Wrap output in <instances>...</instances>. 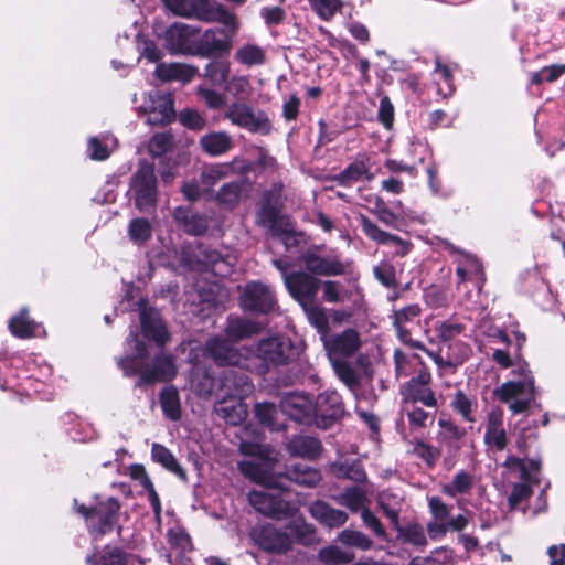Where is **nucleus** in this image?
Instances as JSON below:
<instances>
[{"label": "nucleus", "instance_id": "1", "mask_svg": "<svg viewBox=\"0 0 565 565\" xmlns=\"http://www.w3.org/2000/svg\"><path fill=\"white\" fill-rule=\"evenodd\" d=\"M241 450L245 455L253 456L250 459L239 462V470L252 481L264 487L263 490H253L248 493L250 505L259 513L277 520L291 516L296 513V505L275 493V489L285 490L282 476L274 473V462L263 457L259 446L248 443L241 444Z\"/></svg>", "mask_w": 565, "mask_h": 565}, {"label": "nucleus", "instance_id": "2", "mask_svg": "<svg viewBox=\"0 0 565 565\" xmlns=\"http://www.w3.org/2000/svg\"><path fill=\"white\" fill-rule=\"evenodd\" d=\"M292 343L285 337H269L258 342L257 347H233L228 340L212 338L204 345V355L217 365H237L250 367L253 360H258L265 369L287 364L291 359Z\"/></svg>", "mask_w": 565, "mask_h": 565}, {"label": "nucleus", "instance_id": "3", "mask_svg": "<svg viewBox=\"0 0 565 565\" xmlns=\"http://www.w3.org/2000/svg\"><path fill=\"white\" fill-rule=\"evenodd\" d=\"M127 345L131 349V354L120 358L117 363L126 376L139 375L137 386L158 381H170L175 376L177 367L173 358L164 353L158 354L151 366L143 367L148 353L136 331L130 332Z\"/></svg>", "mask_w": 565, "mask_h": 565}, {"label": "nucleus", "instance_id": "4", "mask_svg": "<svg viewBox=\"0 0 565 565\" xmlns=\"http://www.w3.org/2000/svg\"><path fill=\"white\" fill-rule=\"evenodd\" d=\"M191 386L201 396L215 395L217 398L237 401H243L254 390L253 383L244 373L227 370L216 380L198 365L193 369Z\"/></svg>", "mask_w": 565, "mask_h": 565}, {"label": "nucleus", "instance_id": "5", "mask_svg": "<svg viewBox=\"0 0 565 565\" xmlns=\"http://www.w3.org/2000/svg\"><path fill=\"white\" fill-rule=\"evenodd\" d=\"M174 14L196 18L204 22H218L232 31L238 28L236 15L215 0H163Z\"/></svg>", "mask_w": 565, "mask_h": 565}, {"label": "nucleus", "instance_id": "6", "mask_svg": "<svg viewBox=\"0 0 565 565\" xmlns=\"http://www.w3.org/2000/svg\"><path fill=\"white\" fill-rule=\"evenodd\" d=\"M512 373L521 377L519 381H508L494 390V395L503 403H509L512 413L525 412L534 398V379L524 361L513 363Z\"/></svg>", "mask_w": 565, "mask_h": 565}, {"label": "nucleus", "instance_id": "7", "mask_svg": "<svg viewBox=\"0 0 565 565\" xmlns=\"http://www.w3.org/2000/svg\"><path fill=\"white\" fill-rule=\"evenodd\" d=\"M224 117L232 125L252 134L268 135L271 131V121L268 115L256 109L243 99H237L227 106Z\"/></svg>", "mask_w": 565, "mask_h": 565}, {"label": "nucleus", "instance_id": "8", "mask_svg": "<svg viewBox=\"0 0 565 565\" xmlns=\"http://www.w3.org/2000/svg\"><path fill=\"white\" fill-rule=\"evenodd\" d=\"M138 116L150 126H164L175 118L173 98L169 93L158 90L143 95Z\"/></svg>", "mask_w": 565, "mask_h": 565}, {"label": "nucleus", "instance_id": "9", "mask_svg": "<svg viewBox=\"0 0 565 565\" xmlns=\"http://www.w3.org/2000/svg\"><path fill=\"white\" fill-rule=\"evenodd\" d=\"M430 372L426 365H422L417 370V374L401 386L402 404L422 403L426 407L436 408L438 403L434 391L430 388Z\"/></svg>", "mask_w": 565, "mask_h": 565}, {"label": "nucleus", "instance_id": "10", "mask_svg": "<svg viewBox=\"0 0 565 565\" xmlns=\"http://www.w3.org/2000/svg\"><path fill=\"white\" fill-rule=\"evenodd\" d=\"M157 178L152 164H140L131 180V191L135 196L136 206L145 211L156 204L157 201Z\"/></svg>", "mask_w": 565, "mask_h": 565}, {"label": "nucleus", "instance_id": "11", "mask_svg": "<svg viewBox=\"0 0 565 565\" xmlns=\"http://www.w3.org/2000/svg\"><path fill=\"white\" fill-rule=\"evenodd\" d=\"M443 247L454 257V262L457 265L456 275L458 278V286L475 276L476 285L480 290L486 281V275L479 259L475 255L456 247L448 241L443 243Z\"/></svg>", "mask_w": 565, "mask_h": 565}, {"label": "nucleus", "instance_id": "12", "mask_svg": "<svg viewBox=\"0 0 565 565\" xmlns=\"http://www.w3.org/2000/svg\"><path fill=\"white\" fill-rule=\"evenodd\" d=\"M120 504L117 499L109 498L99 502L95 508L88 509L84 505L77 508V512L86 518L92 532L104 534L110 531L117 520Z\"/></svg>", "mask_w": 565, "mask_h": 565}, {"label": "nucleus", "instance_id": "13", "mask_svg": "<svg viewBox=\"0 0 565 565\" xmlns=\"http://www.w3.org/2000/svg\"><path fill=\"white\" fill-rule=\"evenodd\" d=\"M250 539L260 550L270 554H284L292 546V539L289 533L273 524L254 527L250 532Z\"/></svg>", "mask_w": 565, "mask_h": 565}, {"label": "nucleus", "instance_id": "14", "mask_svg": "<svg viewBox=\"0 0 565 565\" xmlns=\"http://www.w3.org/2000/svg\"><path fill=\"white\" fill-rule=\"evenodd\" d=\"M199 29L194 25L177 22L164 32V46L173 54L194 55Z\"/></svg>", "mask_w": 565, "mask_h": 565}, {"label": "nucleus", "instance_id": "15", "mask_svg": "<svg viewBox=\"0 0 565 565\" xmlns=\"http://www.w3.org/2000/svg\"><path fill=\"white\" fill-rule=\"evenodd\" d=\"M241 307L245 311L267 313L274 310L276 301L268 286L260 282L247 284L239 297Z\"/></svg>", "mask_w": 565, "mask_h": 565}, {"label": "nucleus", "instance_id": "16", "mask_svg": "<svg viewBox=\"0 0 565 565\" xmlns=\"http://www.w3.org/2000/svg\"><path fill=\"white\" fill-rule=\"evenodd\" d=\"M321 280L309 273L294 271L285 277V286L300 306L317 300Z\"/></svg>", "mask_w": 565, "mask_h": 565}, {"label": "nucleus", "instance_id": "17", "mask_svg": "<svg viewBox=\"0 0 565 565\" xmlns=\"http://www.w3.org/2000/svg\"><path fill=\"white\" fill-rule=\"evenodd\" d=\"M232 47L231 35L223 29H207L198 35L194 55L201 57L221 56Z\"/></svg>", "mask_w": 565, "mask_h": 565}, {"label": "nucleus", "instance_id": "18", "mask_svg": "<svg viewBox=\"0 0 565 565\" xmlns=\"http://www.w3.org/2000/svg\"><path fill=\"white\" fill-rule=\"evenodd\" d=\"M313 420L318 426L329 427L344 413L341 396L334 391L321 393L313 404Z\"/></svg>", "mask_w": 565, "mask_h": 565}, {"label": "nucleus", "instance_id": "19", "mask_svg": "<svg viewBox=\"0 0 565 565\" xmlns=\"http://www.w3.org/2000/svg\"><path fill=\"white\" fill-rule=\"evenodd\" d=\"M300 262L312 276H339L344 273V266L338 256H323L316 249L303 253Z\"/></svg>", "mask_w": 565, "mask_h": 565}, {"label": "nucleus", "instance_id": "20", "mask_svg": "<svg viewBox=\"0 0 565 565\" xmlns=\"http://www.w3.org/2000/svg\"><path fill=\"white\" fill-rule=\"evenodd\" d=\"M484 445L490 451H503L508 445L504 415L500 408H492L484 422Z\"/></svg>", "mask_w": 565, "mask_h": 565}, {"label": "nucleus", "instance_id": "21", "mask_svg": "<svg viewBox=\"0 0 565 565\" xmlns=\"http://www.w3.org/2000/svg\"><path fill=\"white\" fill-rule=\"evenodd\" d=\"M280 411L298 423H310L313 420V403L306 394H286L280 401Z\"/></svg>", "mask_w": 565, "mask_h": 565}, {"label": "nucleus", "instance_id": "22", "mask_svg": "<svg viewBox=\"0 0 565 565\" xmlns=\"http://www.w3.org/2000/svg\"><path fill=\"white\" fill-rule=\"evenodd\" d=\"M418 305H409L401 310H396L393 315V324L396 329L398 338L409 344L412 348L424 349L420 341L412 339V329L420 315Z\"/></svg>", "mask_w": 565, "mask_h": 565}, {"label": "nucleus", "instance_id": "23", "mask_svg": "<svg viewBox=\"0 0 565 565\" xmlns=\"http://www.w3.org/2000/svg\"><path fill=\"white\" fill-rule=\"evenodd\" d=\"M359 221L362 226L363 233L372 241L377 244L393 246L395 248L394 253L397 256H405L409 252V243L403 241L396 235L390 234L387 232L382 231L376 224H374L370 218L365 215L360 214Z\"/></svg>", "mask_w": 565, "mask_h": 565}, {"label": "nucleus", "instance_id": "24", "mask_svg": "<svg viewBox=\"0 0 565 565\" xmlns=\"http://www.w3.org/2000/svg\"><path fill=\"white\" fill-rule=\"evenodd\" d=\"M360 335L354 329H347L326 342L330 359H343L353 355L360 348Z\"/></svg>", "mask_w": 565, "mask_h": 565}, {"label": "nucleus", "instance_id": "25", "mask_svg": "<svg viewBox=\"0 0 565 565\" xmlns=\"http://www.w3.org/2000/svg\"><path fill=\"white\" fill-rule=\"evenodd\" d=\"M309 511L313 519L330 529L339 527L348 521V514L344 511L334 509L324 501L313 502Z\"/></svg>", "mask_w": 565, "mask_h": 565}, {"label": "nucleus", "instance_id": "26", "mask_svg": "<svg viewBox=\"0 0 565 565\" xmlns=\"http://www.w3.org/2000/svg\"><path fill=\"white\" fill-rule=\"evenodd\" d=\"M140 322L145 337L152 339L157 344L163 345L169 340L167 328L156 311L142 310Z\"/></svg>", "mask_w": 565, "mask_h": 565}, {"label": "nucleus", "instance_id": "27", "mask_svg": "<svg viewBox=\"0 0 565 565\" xmlns=\"http://www.w3.org/2000/svg\"><path fill=\"white\" fill-rule=\"evenodd\" d=\"M200 147L211 157L226 153L233 146L232 137L226 131H212L200 138Z\"/></svg>", "mask_w": 565, "mask_h": 565}, {"label": "nucleus", "instance_id": "28", "mask_svg": "<svg viewBox=\"0 0 565 565\" xmlns=\"http://www.w3.org/2000/svg\"><path fill=\"white\" fill-rule=\"evenodd\" d=\"M214 409L221 418L233 426L243 423L247 415L246 405L237 399L220 398Z\"/></svg>", "mask_w": 565, "mask_h": 565}, {"label": "nucleus", "instance_id": "29", "mask_svg": "<svg viewBox=\"0 0 565 565\" xmlns=\"http://www.w3.org/2000/svg\"><path fill=\"white\" fill-rule=\"evenodd\" d=\"M287 450L291 456L312 459L320 454L321 445L313 437L299 435L287 443Z\"/></svg>", "mask_w": 565, "mask_h": 565}, {"label": "nucleus", "instance_id": "30", "mask_svg": "<svg viewBox=\"0 0 565 565\" xmlns=\"http://www.w3.org/2000/svg\"><path fill=\"white\" fill-rule=\"evenodd\" d=\"M262 328L258 322L233 317L228 319L225 332L228 339L237 341L257 334Z\"/></svg>", "mask_w": 565, "mask_h": 565}, {"label": "nucleus", "instance_id": "31", "mask_svg": "<svg viewBox=\"0 0 565 565\" xmlns=\"http://www.w3.org/2000/svg\"><path fill=\"white\" fill-rule=\"evenodd\" d=\"M475 483L472 473L466 470H459L455 473L450 481L441 486V492L451 498L470 492Z\"/></svg>", "mask_w": 565, "mask_h": 565}, {"label": "nucleus", "instance_id": "32", "mask_svg": "<svg viewBox=\"0 0 565 565\" xmlns=\"http://www.w3.org/2000/svg\"><path fill=\"white\" fill-rule=\"evenodd\" d=\"M286 475L287 477H284L285 480L288 479L300 486L310 488L316 487L321 480L319 470L302 463L288 468Z\"/></svg>", "mask_w": 565, "mask_h": 565}, {"label": "nucleus", "instance_id": "33", "mask_svg": "<svg viewBox=\"0 0 565 565\" xmlns=\"http://www.w3.org/2000/svg\"><path fill=\"white\" fill-rule=\"evenodd\" d=\"M195 70L181 63H161L156 68V75L162 81L178 79L189 82L194 77Z\"/></svg>", "mask_w": 565, "mask_h": 565}, {"label": "nucleus", "instance_id": "34", "mask_svg": "<svg viewBox=\"0 0 565 565\" xmlns=\"http://www.w3.org/2000/svg\"><path fill=\"white\" fill-rule=\"evenodd\" d=\"M234 58L246 67L259 66L266 62V51L257 44L246 43L236 50Z\"/></svg>", "mask_w": 565, "mask_h": 565}, {"label": "nucleus", "instance_id": "35", "mask_svg": "<svg viewBox=\"0 0 565 565\" xmlns=\"http://www.w3.org/2000/svg\"><path fill=\"white\" fill-rule=\"evenodd\" d=\"M335 500L339 504L348 508L351 512H361L367 509V497L363 489L360 487H350L344 489Z\"/></svg>", "mask_w": 565, "mask_h": 565}, {"label": "nucleus", "instance_id": "36", "mask_svg": "<svg viewBox=\"0 0 565 565\" xmlns=\"http://www.w3.org/2000/svg\"><path fill=\"white\" fill-rule=\"evenodd\" d=\"M202 256L201 262L210 267L216 275L226 276L231 273L232 262L228 257H224L220 252L213 248H202L200 250Z\"/></svg>", "mask_w": 565, "mask_h": 565}, {"label": "nucleus", "instance_id": "37", "mask_svg": "<svg viewBox=\"0 0 565 565\" xmlns=\"http://www.w3.org/2000/svg\"><path fill=\"white\" fill-rule=\"evenodd\" d=\"M377 502L384 514L390 519L392 524L397 527L399 520V511L403 499L399 494L392 491H383L377 497Z\"/></svg>", "mask_w": 565, "mask_h": 565}, {"label": "nucleus", "instance_id": "38", "mask_svg": "<svg viewBox=\"0 0 565 565\" xmlns=\"http://www.w3.org/2000/svg\"><path fill=\"white\" fill-rule=\"evenodd\" d=\"M455 347L459 348V352H446V355H443V350H439V354L436 355L434 362L438 365V367H455L457 365L462 364L469 356L470 349L467 344L462 342H455L449 344V351Z\"/></svg>", "mask_w": 565, "mask_h": 565}, {"label": "nucleus", "instance_id": "39", "mask_svg": "<svg viewBox=\"0 0 565 565\" xmlns=\"http://www.w3.org/2000/svg\"><path fill=\"white\" fill-rule=\"evenodd\" d=\"M366 179L367 181L373 179V174L370 172L369 167L363 160H356L350 163L338 177L337 180L340 184L350 185L353 182Z\"/></svg>", "mask_w": 565, "mask_h": 565}, {"label": "nucleus", "instance_id": "40", "mask_svg": "<svg viewBox=\"0 0 565 565\" xmlns=\"http://www.w3.org/2000/svg\"><path fill=\"white\" fill-rule=\"evenodd\" d=\"M9 328L11 333L18 338H31L36 334L39 324L31 320L28 310L23 309L19 315L11 318Z\"/></svg>", "mask_w": 565, "mask_h": 565}, {"label": "nucleus", "instance_id": "41", "mask_svg": "<svg viewBox=\"0 0 565 565\" xmlns=\"http://www.w3.org/2000/svg\"><path fill=\"white\" fill-rule=\"evenodd\" d=\"M151 457L156 462L160 463L169 471L182 478L185 477L184 470L181 468L175 457L167 447L154 443L151 447Z\"/></svg>", "mask_w": 565, "mask_h": 565}, {"label": "nucleus", "instance_id": "42", "mask_svg": "<svg viewBox=\"0 0 565 565\" xmlns=\"http://www.w3.org/2000/svg\"><path fill=\"white\" fill-rule=\"evenodd\" d=\"M160 405L163 414L171 420L181 417L179 393L174 387H164L160 394Z\"/></svg>", "mask_w": 565, "mask_h": 565}, {"label": "nucleus", "instance_id": "43", "mask_svg": "<svg viewBox=\"0 0 565 565\" xmlns=\"http://www.w3.org/2000/svg\"><path fill=\"white\" fill-rule=\"evenodd\" d=\"M308 321L313 326L319 333H327L329 330V319L326 313V309L316 300L301 306Z\"/></svg>", "mask_w": 565, "mask_h": 565}, {"label": "nucleus", "instance_id": "44", "mask_svg": "<svg viewBox=\"0 0 565 565\" xmlns=\"http://www.w3.org/2000/svg\"><path fill=\"white\" fill-rule=\"evenodd\" d=\"M451 407L463 418V420L468 423L476 422L475 413L477 409V403L462 391L459 390L455 393L451 401Z\"/></svg>", "mask_w": 565, "mask_h": 565}, {"label": "nucleus", "instance_id": "45", "mask_svg": "<svg viewBox=\"0 0 565 565\" xmlns=\"http://www.w3.org/2000/svg\"><path fill=\"white\" fill-rule=\"evenodd\" d=\"M174 217L183 224L184 230L193 235H200L207 228V221L194 213H188L182 209H177L174 211Z\"/></svg>", "mask_w": 565, "mask_h": 565}, {"label": "nucleus", "instance_id": "46", "mask_svg": "<svg viewBox=\"0 0 565 565\" xmlns=\"http://www.w3.org/2000/svg\"><path fill=\"white\" fill-rule=\"evenodd\" d=\"M337 541L345 546L367 551L372 547V540L361 531L345 529L338 534Z\"/></svg>", "mask_w": 565, "mask_h": 565}, {"label": "nucleus", "instance_id": "47", "mask_svg": "<svg viewBox=\"0 0 565 565\" xmlns=\"http://www.w3.org/2000/svg\"><path fill=\"white\" fill-rule=\"evenodd\" d=\"M394 359L397 377H406L411 375L413 371L417 373V370L422 365H425L417 354L407 356L401 351H395Z\"/></svg>", "mask_w": 565, "mask_h": 565}, {"label": "nucleus", "instance_id": "48", "mask_svg": "<svg viewBox=\"0 0 565 565\" xmlns=\"http://www.w3.org/2000/svg\"><path fill=\"white\" fill-rule=\"evenodd\" d=\"M255 414L259 422L271 430H279L284 427L278 422L279 412L274 404L259 403L255 406Z\"/></svg>", "mask_w": 565, "mask_h": 565}, {"label": "nucleus", "instance_id": "49", "mask_svg": "<svg viewBox=\"0 0 565 565\" xmlns=\"http://www.w3.org/2000/svg\"><path fill=\"white\" fill-rule=\"evenodd\" d=\"M402 412L406 414L413 428H425L428 422L430 424L434 422V416L429 412L416 406V404H402Z\"/></svg>", "mask_w": 565, "mask_h": 565}, {"label": "nucleus", "instance_id": "50", "mask_svg": "<svg viewBox=\"0 0 565 565\" xmlns=\"http://www.w3.org/2000/svg\"><path fill=\"white\" fill-rule=\"evenodd\" d=\"M230 175V167L214 163L205 167L201 173V182L206 189L213 188L218 181Z\"/></svg>", "mask_w": 565, "mask_h": 565}, {"label": "nucleus", "instance_id": "51", "mask_svg": "<svg viewBox=\"0 0 565 565\" xmlns=\"http://www.w3.org/2000/svg\"><path fill=\"white\" fill-rule=\"evenodd\" d=\"M320 287L323 292V300L329 303L343 302L349 298V291L335 280L321 281Z\"/></svg>", "mask_w": 565, "mask_h": 565}, {"label": "nucleus", "instance_id": "52", "mask_svg": "<svg viewBox=\"0 0 565 565\" xmlns=\"http://www.w3.org/2000/svg\"><path fill=\"white\" fill-rule=\"evenodd\" d=\"M437 85V93L443 97H448L454 93L452 75L448 66L443 65L439 60L436 61L434 71Z\"/></svg>", "mask_w": 565, "mask_h": 565}, {"label": "nucleus", "instance_id": "53", "mask_svg": "<svg viewBox=\"0 0 565 565\" xmlns=\"http://www.w3.org/2000/svg\"><path fill=\"white\" fill-rule=\"evenodd\" d=\"M241 184L237 182H230L224 184L217 192L216 200L220 204L227 209L234 207L241 198Z\"/></svg>", "mask_w": 565, "mask_h": 565}, {"label": "nucleus", "instance_id": "54", "mask_svg": "<svg viewBox=\"0 0 565 565\" xmlns=\"http://www.w3.org/2000/svg\"><path fill=\"white\" fill-rule=\"evenodd\" d=\"M128 234L134 243H145L151 237V225L146 218H134L129 223Z\"/></svg>", "mask_w": 565, "mask_h": 565}, {"label": "nucleus", "instance_id": "55", "mask_svg": "<svg viewBox=\"0 0 565 565\" xmlns=\"http://www.w3.org/2000/svg\"><path fill=\"white\" fill-rule=\"evenodd\" d=\"M97 565H132L130 556L118 547L106 546Z\"/></svg>", "mask_w": 565, "mask_h": 565}, {"label": "nucleus", "instance_id": "56", "mask_svg": "<svg viewBox=\"0 0 565 565\" xmlns=\"http://www.w3.org/2000/svg\"><path fill=\"white\" fill-rule=\"evenodd\" d=\"M110 138L108 136L103 137L102 139L98 137H92L87 143V154L93 160H105L109 157L110 150L108 146V141Z\"/></svg>", "mask_w": 565, "mask_h": 565}, {"label": "nucleus", "instance_id": "57", "mask_svg": "<svg viewBox=\"0 0 565 565\" xmlns=\"http://www.w3.org/2000/svg\"><path fill=\"white\" fill-rule=\"evenodd\" d=\"M463 329L462 324L452 320H446L436 323L435 333L440 341L448 342L461 334Z\"/></svg>", "mask_w": 565, "mask_h": 565}, {"label": "nucleus", "instance_id": "58", "mask_svg": "<svg viewBox=\"0 0 565 565\" xmlns=\"http://www.w3.org/2000/svg\"><path fill=\"white\" fill-rule=\"evenodd\" d=\"M319 558L328 565L348 564L352 555L340 550L338 546H328L319 552Z\"/></svg>", "mask_w": 565, "mask_h": 565}, {"label": "nucleus", "instance_id": "59", "mask_svg": "<svg viewBox=\"0 0 565 565\" xmlns=\"http://www.w3.org/2000/svg\"><path fill=\"white\" fill-rule=\"evenodd\" d=\"M311 8L322 20H330L342 7V0H309Z\"/></svg>", "mask_w": 565, "mask_h": 565}, {"label": "nucleus", "instance_id": "60", "mask_svg": "<svg viewBox=\"0 0 565 565\" xmlns=\"http://www.w3.org/2000/svg\"><path fill=\"white\" fill-rule=\"evenodd\" d=\"M565 73V64H553L546 67H543L541 71L534 73L532 75L531 82L532 84L540 85L544 82L552 83L555 82L558 77H561Z\"/></svg>", "mask_w": 565, "mask_h": 565}, {"label": "nucleus", "instance_id": "61", "mask_svg": "<svg viewBox=\"0 0 565 565\" xmlns=\"http://www.w3.org/2000/svg\"><path fill=\"white\" fill-rule=\"evenodd\" d=\"M172 145V137L167 132L156 134L148 143V150L153 157L164 154Z\"/></svg>", "mask_w": 565, "mask_h": 565}, {"label": "nucleus", "instance_id": "62", "mask_svg": "<svg viewBox=\"0 0 565 565\" xmlns=\"http://www.w3.org/2000/svg\"><path fill=\"white\" fill-rule=\"evenodd\" d=\"M403 539L406 543L415 546H425L427 543L424 527L419 524H411L403 531Z\"/></svg>", "mask_w": 565, "mask_h": 565}, {"label": "nucleus", "instance_id": "63", "mask_svg": "<svg viewBox=\"0 0 565 565\" xmlns=\"http://www.w3.org/2000/svg\"><path fill=\"white\" fill-rule=\"evenodd\" d=\"M259 14L267 26L278 25L286 18L285 10L279 6L263 7Z\"/></svg>", "mask_w": 565, "mask_h": 565}, {"label": "nucleus", "instance_id": "64", "mask_svg": "<svg viewBox=\"0 0 565 565\" xmlns=\"http://www.w3.org/2000/svg\"><path fill=\"white\" fill-rule=\"evenodd\" d=\"M228 89L237 97H248L253 92V86L247 76H233L228 82Z\"/></svg>", "mask_w": 565, "mask_h": 565}]
</instances>
